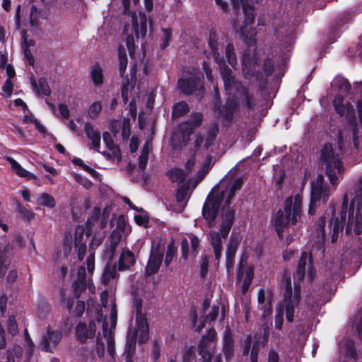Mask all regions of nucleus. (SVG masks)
I'll use <instances>...</instances> for the list:
<instances>
[{
    "label": "nucleus",
    "mask_w": 362,
    "mask_h": 362,
    "mask_svg": "<svg viewBox=\"0 0 362 362\" xmlns=\"http://www.w3.org/2000/svg\"><path fill=\"white\" fill-rule=\"evenodd\" d=\"M243 185L241 177H225L209 194L202 209V215L210 227L219 224V232L211 230L209 240L217 260L222 255V239H226L232 227L235 209L230 206L236 190Z\"/></svg>",
    "instance_id": "f257e3e1"
},
{
    "label": "nucleus",
    "mask_w": 362,
    "mask_h": 362,
    "mask_svg": "<svg viewBox=\"0 0 362 362\" xmlns=\"http://www.w3.org/2000/svg\"><path fill=\"white\" fill-rule=\"evenodd\" d=\"M330 214H326L321 217L316 226L317 233V240L313 245L310 254L303 252L298 262L296 276L298 279H302L306 271L310 279L313 277V272L311 267V255H316L318 252L322 255L325 251V243L326 239H330L331 243L337 242L339 232L342 231L345 221L348 218L346 231L352 230L354 222L353 209L348 208V195L344 194L341 205L340 217L335 216V210L332 206L330 208Z\"/></svg>",
    "instance_id": "f03ea898"
},
{
    "label": "nucleus",
    "mask_w": 362,
    "mask_h": 362,
    "mask_svg": "<svg viewBox=\"0 0 362 362\" xmlns=\"http://www.w3.org/2000/svg\"><path fill=\"white\" fill-rule=\"evenodd\" d=\"M221 75L227 94L231 96L239 109L246 110L248 114L253 112L257 105L254 92L240 82L235 81L229 68H226L225 66L221 67Z\"/></svg>",
    "instance_id": "7ed1b4c3"
},
{
    "label": "nucleus",
    "mask_w": 362,
    "mask_h": 362,
    "mask_svg": "<svg viewBox=\"0 0 362 362\" xmlns=\"http://www.w3.org/2000/svg\"><path fill=\"white\" fill-rule=\"evenodd\" d=\"M233 8L236 10L237 16L233 21V26L235 33L242 38L247 39L252 35L251 25L255 21V7L250 0H230Z\"/></svg>",
    "instance_id": "20e7f679"
},
{
    "label": "nucleus",
    "mask_w": 362,
    "mask_h": 362,
    "mask_svg": "<svg viewBox=\"0 0 362 362\" xmlns=\"http://www.w3.org/2000/svg\"><path fill=\"white\" fill-rule=\"evenodd\" d=\"M301 213V197L299 194L288 197L284 203V210L277 212L275 218V227L279 238L283 237V231L290 224L297 223Z\"/></svg>",
    "instance_id": "39448f33"
},
{
    "label": "nucleus",
    "mask_w": 362,
    "mask_h": 362,
    "mask_svg": "<svg viewBox=\"0 0 362 362\" xmlns=\"http://www.w3.org/2000/svg\"><path fill=\"white\" fill-rule=\"evenodd\" d=\"M300 298V287L294 285V293H292L291 280L290 277L285 281V296L284 301L276 308L275 315V328L281 329L284 322V313L286 310V320L288 322L293 321L296 306L298 304Z\"/></svg>",
    "instance_id": "423d86ee"
},
{
    "label": "nucleus",
    "mask_w": 362,
    "mask_h": 362,
    "mask_svg": "<svg viewBox=\"0 0 362 362\" xmlns=\"http://www.w3.org/2000/svg\"><path fill=\"white\" fill-rule=\"evenodd\" d=\"M132 25H125L124 33L127 35L126 43L129 53L132 57L134 54V37L136 38L144 37L147 31V18L144 13L139 12L137 15L135 12L130 13Z\"/></svg>",
    "instance_id": "0eeeda50"
},
{
    "label": "nucleus",
    "mask_w": 362,
    "mask_h": 362,
    "mask_svg": "<svg viewBox=\"0 0 362 362\" xmlns=\"http://www.w3.org/2000/svg\"><path fill=\"white\" fill-rule=\"evenodd\" d=\"M203 75L197 69L185 71L177 81L178 89L185 95H192L203 90Z\"/></svg>",
    "instance_id": "6e6552de"
},
{
    "label": "nucleus",
    "mask_w": 362,
    "mask_h": 362,
    "mask_svg": "<svg viewBox=\"0 0 362 362\" xmlns=\"http://www.w3.org/2000/svg\"><path fill=\"white\" fill-rule=\"evenodd\" d=\"M63 245L65 253H69L74 245L78 251L79 260H82L86 251L83 227L77 226L74 230L66 231L63 238Z\"/></svg>",
    "instance_id": "1a4fd4ad"
},
{
    "label": "nucleus",
    "mask_w": 362,
    "mask_h": 362,
    "mask_svg": "<svg viewBox=\"0 0 362 362\" xmlns=\"http://www.w3.org/2000/svg\"><path fill=\"white\" fill-rule=\"evenodd\" d=\"M134 310L136 313V328L134 333L129 339L128 336L127 344L132 346L135 344L136 336L139 335V341L144 343L148 338V326L146 315L142 313V303L140 299H136L134 303Z\"/></svg>",
    "instance_id": "9d476101"
},
{
    "label": "nucleus",
    "mask_w": 362,
    "mask_h": 362,
    "mask_svg": "<svg viewBox=\"0 0 362 362\" xmlns=\"http://www.w3.org/2000/svg\"><path fill=\"white\" fill-rule=\"evenodd\" d=\"M331 192L328 185L324 183V176L318 175L316 179L311 183L310 192V204L309 213L313 214L315 213L313 207L317 202L322 200L323 203H326L329 197Z\"/></svg>",
    "instance_id": "9b49d317"
},
{
    "label": "nucleus",
    "mask_w": 362,
    "mask_h": 362,
    "mask_svg": "<svg viewBox=\"0 0 362 362\" xmlns=\"http://www.w3.org/2000/svg\"><path fill=\"white\" fill-rule=\"evenodd\" d=\"M111 225L114 227L113 231L110 235V252L111 257H112L118 243L122 236L126 235L129 232V229L123 216H119L112 219Z\"/></svg>",
    "instance_id": "f8f14e48"
},
{
    "label": "nucleus",
    "mask_w": 362,
    "mask_h": 362,
    "mask_svg": "<svg viewBox=\"0 0 362 362\" xmlns=\"http://www.w3.org/2000/svg\"><path fill=\"white\" fill-rule=\"evenodd\" d=\"M111 303H111V310H110V313L111 327L108 328L107 322H104L103 323V336L107 343L108 354L111 356V358L113 359L115 351V346H114L115 341H114V338H113V335H112V329H115L116 324H117V314L116 304L114 302V300Z\"/></svg>",
    "instance_id": "ddd939ff"
},
{
    "label": "nucleus",
    "mask_w": 362,
    "mask_h": 362,
    "mask_svg": "<svg viewBox=\"0 0 362 362\" xmlns=\"http://www.w3.org/2000/svg\"><path fill=\"white\" fill-rule=\"evenodd\" d=\"M192 134V127L190 122H182L176 129L172 135L170 143L174 149H180L185 146Z\"/></svg>",
    "instance_id": "4468645a"
},
{
    "label": "nucleus",
    "mask_w": 362,
    "mask_h": 362,
    "mask_svg": "<svg viewBox=\"0 0 362 362\" xmlns=\"http://www.w3.org/2000/svg\"><path fill=\"white\" fill-rule=\"evenodd\" d=\"M62 337V332L54 330L48 327L46 333L42 336L40 346L46 352L53 353L60 342Z\"/></svg>",
    "instance_id": "2eb2a0df"
},
{
    "label": "nucleus",
    "mask_w": 362,
    "mask_h": 362,
    "mask_svg": "<svg viewBox=\"0 0 362 362\" xmlns=\"http://www.w3.org/2000/svg\"><path fill=\"white\" fill-rule=\"evenodd\" d=\"M246 260L247 257L243 255L239 263L238 274V280L243 281L242 290L243 293H245L248 290L254 276L253 268L245 266Z\"/></svg>",
    "instance_id": "dca6fc26"
},
{
    "label": "nucleus",
    "mask_w": 362,
    "mask_h": 362,
    "mask_svg": "<svg viewBox=\"0 0 362 362\" xmlns=\"http://www.w3.org/2000/svg\"><path fill=\"white\" fill-rule=\"evenodd\" d=\"M163 259V251L159 247H152L150 257L146 267L145 274L151 276L157 273Z\"/></svg>",
    "instance_id": "f3484780"
},
{
    "label": "nucleus",
    "mask_w": 362,
    "mask_h": 362,
    "mask_svg": "<svg viewBox=\"0 0 362 362\" xmlns=\"http://www.w3.org/2000/svg\"><path fill=\"white\" fill-rule=\"evenodd\" d=\"M345 194L348 195V208L351 207L354 211V204H356L357 211H360L362 203V175Z\"/></svg>",
    "instance_id": "a211bd4d"
},
{
    "label": "nucleus",
    "mask_w": 362,
    "mask_h": 362,
    "mask_svg": "<svg viewBox=\"0 0 362 362\" xmlns=\"http://www.w3.org/2000/svg\"><path fill=\"white\" fill-rule=\"evenodd\" d=\"M199 242V238L192 233L183 238L181 242L182 257L187 259L190 255L195 256Z\"/></svg>",
    "instance_id": "6ab92c4d"
},
{
    "label": "nucleus",
    "mask_w": 362,
    "mask_h": 362,
    "mask_svg": "<svg viewBox=\"0 0 362 362\" xmlns=\"http://www.w3.org/2000/svg\"><path fill=\"white\" fill-rule=\"evenodd\" d=\"M333 106L335 111L340 116H344L349 120L355 116L353 105L346 102L344 103L343 97L340 94H337L333 99Z\"/></svg>",
    "instance_id": "aec40b11"
},
{
    "label": "nucleus",
    "mask_w": 362,
    "mask_h": 362,
    "mask_svg": "<svg viewBox=\"0 0 362 362\" xmlns=\"http://www.w3.org/2000/svg\"><path fill=\"white\" fill-rule=\"evenodd\" d=\"M110 128L115 136L120 135L123 139H128L130 135L129 119L113 120L110 122Z\"/></svg>",
    "instance_id": "412c9836"
},
{
    "label": "nucleus",
    "mask_w": 362,
    "mask_h": 362,
    "mask_svg": "<svg viewBox=\"0 0 362 362\" xmlns=\"http://www.w3.org/2000/svg\"><path fill=\"white\" fill-rule=\"evenodd\" d=\"M84 132L88 139L91 141L90 148L100 152V132L95 128L90 122L84 125Z\"/></svg>",
    "instance_id": "4be33fe9"
},
{
    "label": "nucleus",
    "mask_w": 362,
    "mask_h": 362,
    "mask_svg": "<svg viewBox=\"0 0 362 362\" xmlns=\"http://www.w3.org/2000/svg\"><path fill=\"white\" fill-rule=\"evenodd\" d=\"M96 325L95 322H90L88 326L80 323L76 327V335L81 341L85 342L88 338L94 337Z\"/></svg>",
    "instance_id": "5701e85b"
},
{
    "label": "nucleus",
    "mask_w": 362,
    "mask_h": 362,
    "mask_svg": "<svg viewBox=\"0 0 362 362\" xmlns=\"http://www.w3.org/2000/svg\"><path fill=\"white\" fill-rule=\"evenodd\" d=\"M238 108H239V107L231 98L226 102L222 109H219V114L226 122L230 123L234 118Z\"/></svg>",
    "instance_id": "b1692460"
},
{
    "label": "nucleus",
    "mask_w": 362,
    "mask_h": 362,
    "mask_svg": "<svg viewBox=\"0 0 362 362\" xmlns=\"http://www.w3.org/2000/svg\"><path fill=\"white\" fill-rule=\"evenodd\" d=\"M240 241L238 238L232 237L226 250V267L228 271L233 268L235 255Z\"/></svg>",
    "instance_id": "393cba45"
},
{
    "label": "nucleus",
    "mask_w": 362,
    "mask_h": 362,
    "mask_svg": "<svg viewBox=\"0 0 362 362\" xmlns=\"http://www.w3.org/2000/svg\"><path fill=\"white\" fill-rule=\"evenodd\" d=\"M134 263L135 257L134 254L129 250H123L119 259V270L124 271L129 269Z\"/></svg>",
    "instance_id": "a878e982"
},
{
    "label": "nucleus",
    "mask_w": 362,
    "mask_h": 362,
    "mask_svg": "<svg viewBox=\"0 0 362 362\" xmlns=\"http://www.w3.org/2000/svg\"><path fill=\"white\" fill-rule=\"evenodd\" d=\"M223 351L227 360L230 359L234 354V343L230 331L227 329L223 335Z\"/></svg>",
    "instance_id": "bb28decb"
},
{
    "label": "nucleus",
    "mask_w": 362,
    "mask_h": 362,
    "mask_svg": "<svg viewBox=\"0 0 362 362\" xmlns=\"http://www.w3.org/2000/svg\"><path fill=\"white\" fill-rule=\"evenodd\" d=\"M30 83L32 85L33 90L38 95H44L48 96L49 95L51 91L48 85L47 80L45 78H41L39 79L38 84L35 80L33 76H32L30 78Z\"/></svg>",
    "instance_id": "cd10ccee"
},
{
    "label": "nucleus",
    "mask_w": 362,
    "mask_h": 362,
    "mask_svg": "<svg viewBox=\"0 0 362 362\" xmlns=\"http://www.w3.org/2000/svg\"><path fill=\"white\" fill-rule=\"evenodd\" d=\"M103 141L105 142L107 148V151L103 152V154L110 158H117L119 156V149L112 140L111 135L108 132H104L103 134Z\"/></svg>",
    "instance_id": "c85d7f7f"
},
{
    "label": "nucleus",
    "mask_w": 362,
    "mask_h": 362,
    "mask_svg": "<svg viewBox=\"0 0 362 362\" xmlns=\"http://www.w3.org/2000/svg\"><path fill=\"white\" fill-rule=\"evenodd\" d=\"M257 62H251L246 54H244L243 59V71L246 78H250V76H256L259 79L260 74L256 69Z\"/></svg>",
    "instance_id": "c756f323"
},
{
    "label": "nucleus",
    "mask_w": 362,
    "mask_h": 362,
    "mask_svg": "<svg viewBox=\"0 0 362 362\" xmlns=\"http://www.w3.org/2000/svg\"><path fill=\"white\" fill-rule=\"evenodd\" d=\"M7 160L11 165L12 169L15 173L21 177L27 178L28 180H35L36 176L32 173L24 169L16 160L13 158L8 157Z\"/></svg>",
    "instance_id": "7c9ffc66"
},
{
    "label": "nucleus",
    "mask_w": 362,
    "mask_h": 362,
    "mask_svg": "<svg viewBox=\"0 0 362 362\" xmlns=\"http://www.w3.org/2000/svg\"><path fill=\"white\" fill-rule=\"evenodd\" d=\"M45 18L44 11L39 9L36 6L33 5L30 11V25L37 28L41 25L42 20Z\"/></svg>",
    "instance_id": "2f4dec72"
},
{
    "label": "nucleus",
    "mask_w": 362,
    "mask_h": 362,
    "mask_svg": "<svg viewBox=\"0 0 362 362\" xmlns=\"http://www.w3.org/2000/svg\"><path fill=\"white\" fill-rule=\"evenodd\" d=\"M209 45L211 49L212 57L220 65V69L223 66L228 68L226 64H223V61L219 59V54L218 52L217 36L215 32H210Z\"/></svg>",
    "instance_id": "473e14b6"
},
{
    "label": "nucleus",
    "mask_w": 362,
    "mask_h": 362,
    "mask_svg": "<svg viewBox=\"0 0 362 362\" xmlns=\"http://www.w3.org/2000/svg\"><path fill=\"white\" fill-rule=\"evenodd\" d=\"M175 197L177 205L175 206L174 210L180 213L184 210L188 201L187 190L184 188L177 189Z\"/></svg>",
    "instance_id": "72a5a7b5"
},
{
    "label": "nucleus",
    "mask_w": 362,
    "mask_h": 362,
    "mask_svg": "<svg viewBox=\"0 0 362 362\" xmlns=\"http://www.w3.org/2000/svg\"><path fill=\"white\" fill-rule=\"evenodd\" d=\"M258 303L259 308L264 311L263 315L266 317L271 313L272 302L271 299L266 300L265 293L263 289H259L258 291Z\"/></svg>",
    "instance_id": "f704fd0d"
},
{
    "label": "nucleus",
    "mask_w": 362,
    "mask_h": 362,
    "mask_svg": "<svg viewBox=\"0 0 362 362\" xmlns=\"http://www.w3.org/2000/svg\"><path fill=\"white\" fill-rule=\"evenodd\" d=\"M332 88L341 93H346L351 88L348 80L341 76H337L332 82Z\"/></svg>",
    "instance_id": "c9c22d12"
},
{
    "label": "nucleus",
    "mask_w": 362,
    "mask_h": 362,
    "mask_svg": "<svg viewBox=\"0 0 362 362\" xmlns=\"http://www.w3.org/2000/svg\"><path fill=\"white\" fill-rule=\"evenodd\" d=\"M87 286L89 288V290L91 292H93V291L95 289V286H93L91 280L88 279V281L76 280L73 284L75 296L76 298H78L80 296L81 292Z\"/></svg>",
    "instance_id": "e433bc0d"
},
{
    "label": "nucleus",
    "mask_w": 362,
    "mask_h": 362,
    "mask_svg": "<svg viewBox=\"0 0 362 362\" xmlns=\"http://www.w3.org/2000/svg\"><path fill=\"white\" fill-rule=\"evenodd\" d=\"M37 204L47 208H54L56 205L54 198L47 192L38 195L36 201Z\"/></svg>",
    "instance_id": "4c0bfd02"
},
{
    "label": "nucleus",
    "mask_w": 362,
    "mask_h": 362,
    "mask_svg": "<svg viewBox=\"0 0 362 362\" xmlns=\"http://www.w3.org/2000/svg\"><path fill=\"white\" fill-rule=\"evenodd\" d=\"M91 78L95 86H100L103 83V69L99 64H95L93 66Z\"/></svg>",
    "instance_id": "58836bf2"
},
{
    "label": "nucleus",
    "mask_w": 362,
    "mask_h": 362,
    "mask_svg": "<svg viewBox=\"0 0 362 362\" xmlns=\"http://www.w3.org/2000/svg\"><path fill=\"white\" fill-rule=\"evenodd\" d=\"M168 177L173 182L180 183L186 178L185 173L179 168H173L167 173Z\"/></svg>",
    "instance_id": "ea45409f"
},
{
    "label": "nucleus",
    "mask_w": 362,
    "mask_h": 362,
    "mask_svg": "<svg viewBox=\"0 0 362 362\" xmlns=\"http://www.w3.org/2000/svg\"><path fill=\"white\" fill-rule=\"evenodd\" d=\"M150 152V145L147 141L142 147L141 153L139 158V167L141 170H144L147 165L148 155Z\"/></svg>",
    "instance_id": "a19ab883"
},
{
    "label": "nucleus",
    "mask_w": 362,
    "mask_h": 362,
    "mask_svg": "<svg viewBox=\"0 0 362 362\" xmlns=\"http://www.w3.org/2000/svg\"><path fill=\"white\" fill-rule=\"evenodd\" d=\"M118 57L119 61V71L121 76H123L128 63V59L125 49L120 47L118 50Z\"/></svg>",
    "instance_id": "79ce46f5"
},
{
    "label": "nucleus",
    "mask_w": 362,
    "mask_h": 362,
    "mask_svg": "<svg viewBox=\"0 0 362 362\" xmlns=\"http://www.w3.org/2000/svg\"><path fill=\"white\" fill-rule=\"evenodd\" d=\"M189 111V108L185 102H179L173 106L172 115L173 117H178L185 115Z\"/></svg>",
    "instance_id": "37998d69"
},
{
    "label": "nucleus",
    "mask_w": 362,
    "mask_h": 362,
    "mask_svg": "<svg viewBox=\"0 0 362 362\" xmlns=\"http://www.w3.org/2000/svg\"><path fill=\"white\" fill-rule=\"evenodd\" d=\"M176 254L177 247L175 245L174 241H171L168 245L165 257L164 259V264L166 267L169 266L174 257L176 256Z\"/></svg>",
    "instance_id": "c03bdc74"
},
{
    "label": "nucleus",
    "mask_w": 362,
    "mask_h": 362,
    "mask_svg": "<svg viewBox=\"0 0 362 362\" xmlns=\"http://www.w3.org/2000/svg\"><path fill=\"white\" fill-rule=\"evenodd\" d=\"M226 57L227 58L228 64L233 68L235 69L237 64V59L234 52V47L232 44H228L226 48Z\"/></svg>",
    "instance_id": "a18cd8bd"
},
{
    "label": "nucleus",
    "mask_w": 362,
    "mask_h": 362,
    "mask_svg": "<svg viewBox=\"0 0 362 362\" xmlns=\"http://www.w3.org/2000/svg\"><path fill=\"white\" fill-rule=\"evenodd\" d=\"M102 110V104L100 101H95L93 103L88 110V116L93 119H96Z\"/></svg>",
    "instance_id": "49530a36"
},
{
    "label": "nucleus",
    "mask_w": 362,
    "mask_h": 362,
    "mask_svg": "<svg viewBox=\"0 0 362 362\" xmlns=\"http://www.w3.org/2000/svg\"><path fill=\"white\" fill-rule=\"evenodd\" d=\"M218 132V128L216 125H214L209 131L204 143V147L206 148H209L214 144Z\"/></svg>",
    "instance_id": "de8ad7c7"
},
{
    "label": "nucleus",
    "mask_w": 362,
    "mask_h": 362,
    "mask_svg": "<svg viewBox=\"0 0 362 362\" xmlns=\"http://www.w3.org/2000/svg\"><path fill=\"white\" fill-rule=\"evenodd\" d=\"M306 303L312 309H315V306L324 303L325 300L322 299L321 296H317L315 297V295L310 293L306 297Z\"/></svg>",
    "instance_id": "09e8293b"
},
{
    "label": "nucleus",
    "mask_w": 362,
    "mask_h": 362,
    "mask_svg": "<svg viewBox=\"0 0 362 362\" xmlns=\"http://www.w3.org/2000/svg\"><path fill=\"white\" fill-rule=\"evenodd\" d=\"M13 354H14L17 358H21L23 354V349L21 346L18 345H15L13 347L12 351H8L7 355V361L8 362H15Z\"/></svg>",
    "instance_id": "8fccbe9b"
},
{
    "label": "nucleus",
    "mask_w": 362,
    "mask_h": 362,
    "mask_svg": "<svg viewBox=\"0 0 362 362\" xmlns=\"http://www.w3.org/2000/svg\"><path fill=\"white\" fill-rule=\"evenodd\" d=\"M116 269L114 267L107 266L103 273V281L107 284L110 279L115 278L116 276Z\"/></svg>",
    "instance_id": "3c124183"
},
{
    "label": "nucleus",
    "mask_w": 362,
    "mask_h": 362,
    "mask_svg": "<svg viewBox=\"0 0 362 362\" xmlns=\"http://www.w3.org/2000/svg\"><path fill=\"white\" fill-rule=\"evenodd\" d=\"M203 119V115L201 113H193L191 115L190 119L186 122H190L192 124V132L194 129L197 128L202 124Z\"/></svg>",
    "instance_id": "603ef678"
},
{
    "label": "nucleus",
    "mask_w": 362,
    "mask_h": 362,
    "mask_svg": "<svg viewBox=\"0 0 362 362\" xmlns=\"http://www.w3.org/2000/svg\"><path fill=\"white\" fill-rule=\"evenodd\" d=\"M163 37L162 42L160 44V48L164 49L169 45L171 39L172 30L169 28H164L162 30Z\"/></svg>",
    "instance_id": "864d4df0"
},
{
    "label": "nucleus",
    "mask_w": 362,
    "mask_h": 362,
    "mask_svg": "<svg viewBox=\"0 0 362 362\" xmlns=\"http://www.w3.org/2000/svg\"><path fill=\"white\" fill-rule=\"evenodd\" d=\"M97 354L99 358H103L105 354V343L103 341L101 334L99 333L97 337Z\"/></svg>",
    "instance_id": "5fc2aeb1"
},
{
    "label": "nucleus",
    "mask_w": 362,
    "mask_h": 362,
    "mask_svg": "<svg viewBox=\"0 0 362 362\" xmlns=\"http://www.w3.org/2000/svg\"><path fill=\"white\" fill-rule=\"evenodd\" d=\"M13 83L11 78H7L5 81L4 85L2 87L4 95L5 97H10L13 93Z\"/></svg>",
    "instance_id": "6e6d98bb"
},
{
    "label": "nucleus",
    "mask_w": 362,
    "mask_h": 362,
    "mask_svg": "<svg viewBox=\"0 0 362 362\" xmlns=\"http://www.w3.org/2000/svg\"><path fill=\"white\" fill-rule=\"evenodd\" d=\"M8 331L12 335L16 334L18 332L16 320L13 316H10L8 319Z\"/></svg>",
    "instance_id": "4d7b16f0"
},
{
    "label": "nucleus",
    "mask_w": 362,
    "mask_h": 362,
    "mask_svg": "<svg viewBox=\"0 0 362 362\" xmlns=\"http://www.w3.org/2000/svg\"><path fill=\"white\" fill-rule=\"evenodd\" d=\"M360 211H356V216L354 223V230L356 235H359L362 232V217H360Z\"/></svg>",
    "instance_id": "13d9d810"
},
{
    "label": "nucleus",
    "mask_w": 362,
    "mask_h": 362,
    "mask_svg": "<svg viewBox=\"0 0 362 362\" xmlns=\"http://www.w3.org/2000/svg\"><path fill=\"white\" fill-rule=\"evenodd\" d=\"M209 262L206 257L203 258L200 264V275L204 278L208 272Z\"/></svg>",
    "instance_id": "bf43d9fd"
},
{
    "label": "nucleus",
    "mask_w": 362,
    "mask_h": 362,
    "mask_svg": "<svg viewBox=\"0 0 362 362\" xmlns=\"http://www.w3.org/2000/svg\"><path fill=\"white\" fill-rule=\"evenodd\" d=\"M87 269L89 274H92L95 269V257L90 254L86 259Z\"/></svg>",
    "instance_id": "052dcab7"
},
{
    "label": "nucleus",
    "mask_w": 362,
    "mask_h": 362,
    "mask_svg": "<svg viewBox=\"0 0 362 362\" xmlns=\"http://www.w3.org/2000/svg\"><path fill=\"white\" fill-rule=\"evenodd\" d=\"M264 69L266 75H271L274 69L273 62L269 59H266L264 63Z\"/></svg>",
    "instance_id": "680f3d73"
},
{
    "label": "nucleus",
    "mask_w": 362,
    "mask_h": 362,
    "mask_svg": "<svg viewBox=\"0 0 362 362\" xmlns=\"http://www.w3.org/2000/svg\"><path fill=\"white\" fill-rule=\"evenodd\" d=\"M59 111L60 116L63 119H67L69 117V110L67 107V105L64 104H59Z\"/></svg>",
    "instance_id": "e2e57ef3"
},
{
    "label": "nucleus",
    "mask_w": 362,
    "mask_h": 362,
    "mask_svg": "<svg viewBox=\"0 0 362 362\" xmlns=\"http://www.w3.org/2000/svg\"><path fill=\"white\" fill-rule=\"evenodd\" d=\"M279 354L274 349H271L268 354V362H279Z\"/></svg>",
    "instance_id": "0e129e2a"
},
{
    "label": "nucleus",
    "mask_w": 362,
    "mask_h": 362,
    "mask_svg": "<svg viewBox=\"0 0 362 362\" xmlns=\"http://www.w3.org/2000/svg\"><path fill=\"white\" fill-rule=\"evenodd\" d=\"M219 313V308L217 306H214L211 308V312L209 315L206 316V319H209L211 321H214L216 319Z\"/></svg>",
    "instance_id": "69168bd1"
},
{
    "label": "nucleus",
    "mask_w": 362,
    "mask_h": 362,
    "mask_svg": "<svg viewBox=\"0 0 362 362\" xmlns=\"http://www.w3.org/2000/svg\"><path fill=\"white\" fill-rule=\"evenodd\" d=\"M18 211H19V213L23 214L24 216H25L28 219L33 218L34 217V214L32 211L26 209L25 208H24L23 206H21L20 204L18 205Z\"/></svg>",
    "instance_id": "338daca9"
},
{
    "label": "nucleus",
    "mask_w": 362,
    "mask_h": 362,
    "mask_svg": "<svg viewBox=\"0 0 362 362\" xmlns=\"http://www.w3.org/2000/svg\"><path fill=\"white\" fill-rule=\"evenodd\" d=\"M200 354L202 358V362H211V354L206 349H202L200 351Z\"/></svg>",
    "instance_id": "774afa93"
}]
</instances>
